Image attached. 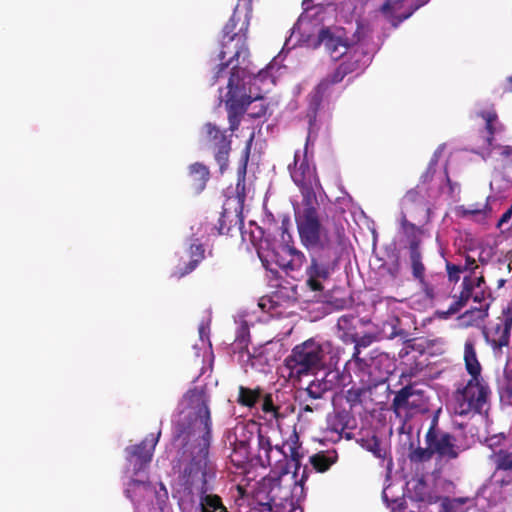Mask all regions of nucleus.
I'll use <instances>...</instances> for the list:
<instances>
[{
	"label": "nucleus",
	"mask_w": 512,
	"mask_h": 512,
	"mask_svg": "<svg viewBox=\"0 0 512 512\" xmlns=\"http://www.w3.org/2000/svg\"><path fill=\"white\" fill-rule=\"evenodd\" d=\"M211 430L207 394L200 388L188 390L172 420L173 445L177 448L172 488L183 510L228 512L215 493L218 468L209 456Z\"/></svg>",
	"instance_id": "f257e3e1"
},
{
	"label": "nucleus",
	"mask_w": 512,
	"mask_h": 512,
	"mask_svg": "<svg viewBox=\"0 0 512 512\" xmlns=\"http://www.w3.org/2000/svg\"><path fill=\"white\" fill-rule=\"evenodd\" d=\"M249 19L243 18L236 9L223 28L221 50L219 51L210 77L211 86L217 85L219 103H225L228 110L230 130L237 129L240 115L246 106L261 100L275 85L276 72L282 68L285 53L296 46L286 47L257 74L247 71L249 49L246 44Z\"/></svg>",
	"instance_id": "f03ea898"
},
{
	"label": "nucleus",
	"mask_w": 512,
	"mask_h": 512,
	"mask_svg": "<svg viewBox=\"0 0 512 512\" xmlns=\"http://www.w3.org/2000/svg\"><path fill=\"white\" fill-rule=\"evenodd\" d=\"M331 5L337 12V17L350 25L345 27L322 28L317 34L312 33L313 24L307 15H301L293 26L291 35L286 39V47L306 46L317 48L323 45L333 60H338L348 53L352 45L365 42L368 27L363 24L360 17L364 10V0H336Z\"/></svg>",
	"instance_id": "7ed1b4c3"
},
{
	"label": "nucleus",
	"mask_w": 512,
	"mask_h": 512,
	"mask_svg": "<svg viewBox=\"0 0 512 512\" xmlns=\"http://www.w3.org/2000/svg\"><path fill=\"white\" fill-rule=\"evenodd\" d=\"M301 456L299 451L295 460L288 455L281 464L270 466L271 472L260 483L257 503L238 486L234 497L239 512H271L272 505L289 506L290 512H303L301 503L306 497L304 483L308 473L307 467H300Z\"/></svg>",
	"instance_id": "20e7f679"
},
{
	"label": "nucleus",
	"mask_w": 512,
	"mask_h": 512,
	"mask_svg": "<svg viewBox=\"0 0 512 512\" xmlns=\"http://www.w3.org/2000/svg\"><path fill=\"white\" fill-rule=\"evenodd\" d=\"M160 435V431L149 434L140 444L126 448L124 492L132 502L135 512H172L165 485L147 480V468Z\"/></svg>",
	"instance_id": "39448f33"
},
{
	"label": "nucleus",
	"mask_w": 512,
	"mask_h": 512,
	"mask_svg": "<svg viewBox=\"0 0 512 512\" xmlns=\"http://www.w3.org/2000/svg\"><path fill=\"white\" fill-rule=\"evenodd\" d=\"M279 428L271 426L270 430L260 427L255 421L238 424L229 436V442L236 453L248 458L254 452L253 443H256V456L262 466L279 465L290 455L292 460L299 456V437L294 431L289 439L279 443H273V435Z\"/></svg>",
	"instance_id": "423d86ee"
},
{
	"label": "nucleus",
	"mask_w": 512,
	"mask_h": 512,
	"mask_svg": "<svg viewBox=\"0 0 512 512\" xmlns=\"http://www.w3.org/2000/svg\"><path fill=\"white\" fill-rule=\"evenodd\" d=\"M443 150L444 145L436 149L426 172L421 177V184L409 190L402 199L404 208L416 205L425 210L428 219L433 210L443 203L452 204L460 201V184L452 182L446 170L436 172L435 165Z\"/></svg>",
	"instance_id": "0eeeda50"
},
{
	"label": "nucleus",
	"mask_w": 512,
	"mask_h": 512,
	"mask_svg": "<svg viewBox=\"0 0 512 512\" xmlns=\"http://www.w3.org/2000/svg\"><path fill=\"white\" fill-rule=\"evenodd\" d=\"M464 361L471 378L454 392L452 408L459 416L481 415L489 409L490 390L481 378V365L476 355L475 342L471 338L465 341Z\"/></svg>",
	"instance_id": "6e6552de"
},
{
	"label": "nucleus",
	"mask_w": 512,
	"mask_h": 512,
	"mask_svg": "<svg viewBox=\"0 0 512 512\" xmlns=\"http://www.w3.org/2000/svg\"><path fill=\"white\" fill-rule=\"evenodd\" d=\"M316 203H294L295 220L302 244L311 252L343 248L345 234L335 224H322Z\"/></svg>",
	"instance_id": "1a4fd4ad"
},
{
	"label": "nucleus",
	"mask_w": 512,
	"mask_h": 512,
	"mask_svg": "<svg viewBox=\"0 0 512 512\" xmlns=\"http://www.w3.org/2000/svg\"><path fill=\"white\" fill-rule=\"evenodd\" d=\"M332 345L328 341L311 338L296 345L285 359L284 369L290 380H300L307 375H319L331 363Z\"/></svg>",
	"instance_id": "9d476101"
},
{
	"label": "nucleus",
	"mask_w": 512,
	"mask_h": 512,
	"mask_svg": "<svg viewBox=\"0 0 512 512\" xmlns=\"http://www.w3.org/2000/svg\"><path fill=\"white\" fill-rule=\"evenodd\" d=\"M237 402L245 407L253 409V415L265 421L270 426L280 428L282 421L293 410L291 406H282L277 401V396L271 393L263 394L262 390L239 387Z\"/></svg>",
	"instance_id": "9b49d317"
},
{
	"label": "nucleus",
	"mask_w": 512,
	"mask_h": 512,
	"mask_svg": "<svg viewBox=\"0 0 512 512\" xmlns=\"http://www.w3.org/2000/svg\"><path fill=\"white\" fill-rule=\"evenodd\" d=\"M350 51H353L355 60L353 62L345 61L341 63L336 71L322 80L310 95L308 117L311 125L312 121L315 120L316 111L320 106L322 98L327 94L330 86L341 82L348 73L356 72L359 74L370 64L372 57L370 53L364 52L363 44L352 45L348 49V52Z\"/></svg>",
	"instance_id": "f8f14e48"
},
{
	"label": "nucleus",
	"mask_w": 512,
	"mask_h": 512,
	"mask_svg": "<svg viewBox=\"0 0 512 512\" xmlns=\"http://www.w3.org/2000/svg\"><path fill=\"white\" fill-rule=\"evenodd\" d=\"M308 142L303 150H297L294 154L292 164H289L288 170L292 181L297 185L302 194L301 203H316L315 189L319 185L316 175V169L308 158Z\"/></svg>",
	"instance_id": "ddd939ff"
},
{
	"label": "nucleus",
	"mask_w": 512,
	"mask_h": 512,
	"mask_svg": "<svg viewBox=\"0 0 512 512\" xmlns=\"http://www.w3.org/2000/svg\"><path fill=\"white\" fill-rule=\"evenodd\" d=\"M341 251L342 248H336L311 252V263L306 273L312 290H323V283L334 273Z\"/></svg>",
	"instance_id": "4468645a"
},
{
	"label": "nucleus",
	"mask_w": 512,
	"mask_h": 512,
	"mask_svg": "<svg viewBox=\"0 0 512 512\" xmlns=\"http://www.w3.org/2000/svg\"><path fill=\"white\" fill-rule=\"evenodd\" d=\"M454 298L455 301L451 304L446 314L457 313L467 304L469 299L479 304V308L488 310L491 302V292L482 276H465L462 282V290Z\"/></svg>",
	"instance_id": "2eb2a0df"
},
{
	"label": "nucleus",
	"mask_w": 512,
	"mask_h": 512,
	"mask_svg": "<svg viewBox=\"0 0 512 512\" xmlns=\"http://www.w3.org/2000/svg\"><path fill=\"white\" fill-rule=\"evenodd\" d=\"M215 227L210 223H199L191 227L192 235L189 239L188 255L190 261L185 265H178L172 273L173 277L182 278L191 273L205 257V243Z\"/></svg>",
	"instance_id": "dca6fc26"
},
{
	"label": "nucleus",
	"mask_w": 512,
	"mask_h": 512,
	"mask_svg": "<svg viewBox=\"0 0 512 512\" xmlns=\"http://www.w3.org/2000/svg\"><path fill=\"white\" fill-rule=\"evenodd\" d=\"M393 409L396 416L403 421L404 427L406 421L425 412L427 404L422 392L407 386L396 394L393 400Z\"/></svg>",
	"instance_id": "f3484780"
},
{
	"label": "nucleus",
	"mask_w": 512,
	"mask_h": 512,
	"mask_svg": "<svg viewBox=\"0 0 512 512\" xmlns=\"http://www.w3.org/2000/svg\"><path fill=\"white\" fill-rule=\"evenodd\" d=\"M512 326V312L507 309L492 322L484 331V336L494 350L496 357H500L503 348L509 349V338Z\"/></svg>",
	"instance_id": "a211bd4d"
},
{
	"label": "nucleus",
	"mask_w": 512,
	"mask_h": 512,
	"mask_svg": "<svg viewBox=\"0 0 512 512\" xmlns=\"http://www.w3.org/2000/svg\"><path fill=\"white\" fill-rule=\"evenodd\" d=\"M425 441L433 454H437L440 458L454 459L458 456L455 438L448 432L437 428L436 420H433L430 429L426 433Z\"/></svg>",
	"instance_id": "6ab92c4d"
},
{
	"label": "nucleus",
	"mask_w": 512,
	"mask_h": 512,
	"mask_svg": "<svg viewBox=\"0 0 512 512\" xmlns=\"http://www.w3.org/2000/svg\"><path fill=\"white\" fill-rule=\"evenodd\" d=\"M202 137L210 143L215 150V160L220 167L221 173L228 165V157L231 149V142L225 133L212 123H206L202 129Z\"/></svg>",
	"instance_id": "aec40b11"
},
{
	"label": "nucleus",
	"mask_w": 512,
	"mask_h": 512,
	"mask_svg": "<svg viewBox=\"0 0 512 512\" xmlns=\"http://www.w3.org/2000/svg\"><path fill=\"white\" fill-rule=\"evenodd\" d=\"M429 0H387L381 7L383 15L397 27L409 18L414 11L428 3Z\"/></svg>",
	"instance_id": "412c9836"
},
{
	"label": "nucleus",
	"mask_w": 512,
	"mask_h": 512,
	"mask_svg": "<svg viewBox=\"0 0 512 512\" xmlns=\"http://www.w3.org/2000/svg\"><path fill=\"white\" fill-rule=\"evenodd\" d=\"M292 249V247L282 244L272 249H265L264 243L261 241L257 247V253L266 269L274 271L275 268L273 266L275 265L287 271Z\"/></svg>",
	"instance_id": "4be33fe9"
},
{
	"label": "nucleus",
	"mask_w": 512,
	"mask_h": 512,
	"mask_svg": "<svg viewBox=\"0 0 512 512\" xmlns=\"http://www.w3.org/2000/svg\"><path fill=\"white\" fill-rule=\"evenodd\" d=\"M314 376L315 379L309 383L305 393L308 398L318 400L325 392L332 390L337 385L339 373L335 370H326Z\"/></svg>",
	"instance_id": "5701e85b"
},
{
	"label": "nucleus",
	"mask_w": 512,
	"mask_h": 512,
	"mask_svg": "<svg viewBox=\"0 0 512 512\" xmlns=\"http://www.w3.org/2000/svg\"><path fill=\"white\" fill-rule=\"evenodd\" d=\"M253 139H254V133H251L249 136V139L247 140L245 149H244V155L242 158L241 166L239 167V170H238V182H237V186H236L237 195L234 198H229L227 201V204H226V205H231L232 203L235 202L236 205H235L234 210H235L236 216H238L241 213L244 198H245V174H246V167H247L248 157H249Z\"/></svg>",
	"instance_id": "b1692460"
},
{
	"label": "nucleus",
	"mask_w": 512,
	"mask_h": 512,
	"mask_svg": "<svg viewBox=\"0 0 512 512\" xmlns=\"http://www.w3.org/2000/svg\"><path fill=\"white\" fill-rule=\"evenodd\" d=\"M349 414L346 412H338L327 417L326 438L330 441L337 442L343 435L347 439H351V433L346 432L349 427Z\"/></svg>",
	"instance_id": "393cba45"
},
{
	"label": "nucleus",
	"mask_w": 512,
	"mask_h": 512,
	"mask_svg": "<svg viewBox=\"0 0 512 512\" xmlns=\"http://www.w3.org/2000/svg\"><path fill=\"white\" fill-rule=\"evenodd\" d=\"M487 142L490 147L487 158L492 161L495 169L505 170L512 167V146L494 144L490 137Z\"/></svg>",
	"instance_id": "a878e982"
},
{
	"label": "nucleus",
	"mask_w": 512,
	"mask_h": 512,
	"mask_svg": "<svg viewBox=\"0 0 512 512\" xmlns=\"http://www.w3.org/2000/svg\"><path fill=\"white\" fill-rule=\"evenodd\" d=\"M362 320L353 313L341 315L337 321L338 337L345 343L356 340L357 329Z\"/></svg>",
	"instance_id": "bb28decb"
},
{
	"label": "nucleus",
	"mask_w": 512,
	"mask_h": 512,
	"mask_svg": "<svg viewBox=\"0 0 512 512\" xmlns=\"http://www.w3.org/2000/svg\"><path fill=\"white\" fill-rule=\"evenodd\" d=\"M254 318V315L249 312L238 313L235 317V323L237 325L235 345L239 349L246 348L249 343V327L253 324Z\"/></svg>",
	"instance_id": "cd10ccee"
},
{
	"label": "nucleus",
	"mask_w": 512,
	"mask_h": 512,
	"mask_svg": "<svg viewBox=\"0 0 512 512\" xmlns=\"http://www.w3.org/2000/svg\"><path fill=\"white\" fill-rule=\"evenodd\" d=\"M188 170L195 190L197 192L203 191L209 179V169L204 164L196 162L191 164Z\"/></svg>",
	"instance_id": "c85d7f7f"
},
{
	"label": "nucleus",
	"mask_w": 512,
	"mask_h": 512,
	"mask_svg": "<svg viewBox=\"0 0 512 512\" xmlns=\"http://www.w3.org/2000/svg\"><path fill=\"white\" fill-rule=\"evenodd\" d=\"M473 504V499L469 497L445 498L441 512H466Z\"/></svg>",
	"instance_id": "c756f323"
},
{
	"label": "nucleus",
	"mask_w": 512,
	"mask_h": 512,
	"mask_svg": "<svg viewBox=\"0 0 512 512\" xmlns=\"http://www.w3.org/2000/svg\"><path fill=\"white\" fill-rule=\"evenodd\" d=\"M400 224L403 233L408 238L410 245L409 249H411V247H419L422 230L413 223L409 222L405 215H402Z\"/></svg>",
	"instance_id": "7c9ffc66"
},
{
	"label": "nucleus",
	"mask_w": 512,
	"mask_h": 512,
	"mask_svg": "<svg viewBox=\"0 0 512 512\" xmlns=\"http://www.w3.org/2000/svg\"><path fill=\"white\" fill-rule=\"evenodd\" d=\"M377 340L379 339L376 333H367L361 337H358V333L356 334V340L352 342L355 344L352 358L357 366L361 367V365L364 364V360L359 357L360 349L370 346L373 342Z\"/></svg>",
	"instance_id": "2f4dec72"
},
{
	"label": "nucleus",
	"mask_w": 512,
	"mask_h": 512,
	"mask_svg": "<svg viewBox=\"0 0 512 512\" xmlns=\"http://www.w3.org/2000/svg\"><path fill=\"white\" fill-rule=\"evenodd\" d=\"M484 121L486 130L489 135H495L503 131V126L499 122L498 117L494 109L480 111L477 113Z\"/></svg>",
	"instance_id": "473e14b6"
},
{
	"label": "nucleus",
	"mask_w": 512,
	"mask_h": 512,
	"mask_svg": "<svg viewBox=\"0 0 512 512\" xmlns=\"http://www.w3.org/2000/svg\"><path fill=\"white\" fill-rule=\"evenodd\" d=\"M455 215L461 218H467L470 216H476L481 215L483 217H486L488 213L490 212V208L488 206V203H485L484 205L480 204H473L469 207H466L464 205L456 206L454 209Z\"/></svg>",
	"instance_id": "72a5a7b5"
},
{
	"label": "nucleus",
	"mask_w": 512,
	"mask_h": 512,
	"mask_svg": "<svg viewBox=\"0 0 512 512\" xmlns=\"http://www.w3.org/2000/svg\"><path fill=\"white\" fill-rule=\"evenodd\" d=\"M357 442L362 448L371 452L376 458L384 459L386 457V449L380 445L377 437L361 438Z\"/></svg>",
	"instance_id": "f704fd0d"
},
{
	"label": "nucleus",
	"mask_w": 512,
	"mask_h": 512,
	"mask_svg": "<svg viewBox=\"0 0 512 512\" xmlns=\"http://www.w3.org/2000/svg\"><path fill=\"white\" fill-rule=\"evenodd\" d=\"M493 462L498 470L512 473V445L508 449L499 448Z\"/></svg>",
	"instance_id": "c9c22d12"
},
{
	"label": "nucleus",
	"mask_w": 512,
	"mask_h": 512,
	"mask_svg": "<svg viewBox=\"0 0 512 512\" xmlns=\"http://www.w3.org/2000/svg\"><path fill=\"white\" fill-rule=\"evenodd\" d=\"M487 311L485 308L475 307L463 313L459 320L464 326L477 325L487 316Z\"/></svg>",
	"instance_id": "e433bc0d"
},
{
	"label": "nucleus",
	"mask_w": 512,
	"mask_h": 512,
	"mask_svg": "<svg viewBox=\"0 0 512 512\" xmlns=\"http://www.w3.org/2000/svg\"><path fill=\"white\" fill-rule=\"evenodd\" d=\"M410 250V262L412 267L413 276L423 281L425 267L422 263V255L419 247H411Z\"/></svg>",
	"instance_id": "4c0bfd02"
},
{
	"label": "nucleus",
	"mask_w": 512,
	"mask_h": 512,
	"mask_svg": "<svg viewBox=\"0 0 512 512\" xmlns=\"http://www.w3.org/2000/svg\"><path fill=\"white\" fill-rule=\"evenodd\" d=\"M487 447L492 451L491 458L495 459L496 452L499 448L508 449L512 444L510 439L503 434H495L486 438Z\"/></svg>",
	"instance_id": "58836bf2"
},
{
	"label": "nucleus",
	"mask_w": 512,
	"mask_h": 512,
	"mask_svg": "<svg viewBox=\"0 0 512 512\" xmlns=\"http://www.w3.org/2000/svg\"><path fill=\"white\" fill-rule=\"evenodd\" d=\"M397 319L391 317L387 321L383 322L382 327L378 330V339H393L397 336Z\"/></svg>",
	"instance_id": "ea45409f"
},
{
	"label": "nucleus",
	"mask_w": 512,
	"mask_h": 512,
	"mask_svg": "<svg viewBox=\"0 0 512 512\" xmlns=\"http://www.w3.org/2000/svg\"><path fill=\"white\" fill-rule=\"evenodd\" d=\"M336 458V455L317 454L311 458V462L317 471L324 472L335 463Z\"/></svg>",
	"instance_id": "a19ab883"
},
{
	"label": "nucleus",
	"mask_w": 512,
	"mask_h": 512,
	"mask_svg": "<svg viewBox=\"0 0 512 512\" xmlns=\"http://www.w3.org/2000/svg\"><path fill=\"white\" fill-rule=\"evenodd\" d=\"M304 262L305 255L301 251L293 248L289 258V266L286 272L298 271L303 266Z\"/></svg>",
	"instance_id": "79ce46f5"
},
{
	"label": "nucleus",
	"mask_w": 512,
	"mask_h": 512,
	"mask_svg": "<svg viewBox=\"0 0 512 512\" xmlns=\"http://www.w3.org/2000/svg\"><path fill=\"white\" fill-rule=\"evenodd\" d=\"M416 489V499L422 502L432 503L435 501L434 497L429 493L428 486L421 480L417 481L415 484Z\"/></svg>",
	"instance_id": "37998d69"
},
{
	"label": "nucleus",
	"mask_w": 512,
	"mask_h": 512,
	"mask_svg": "<svg viewBox=\"0 0 512 512\" xmlns=\"http://www.w3.org/2000/svg\"><path fill=\"white\" fill-rule=\"evenodd\" d=\"M499 385L503 393L509 398L512 397V370H510L508 363L504 369V378L500 381Z\"/></svg>",
	"instance_id": "c03bdc74"
},
{
	"label": "nucleus",
	"mask_w": 512,
	"mask_h": 512,
	"mask_svg": "<svg viewBox=\"0 0 512 512\" xmlns=\"http://www.w3.org/2000/svg\"><path fill=\"white\" fill-rule=\"evenodd\" d=\"M199 338L203 345H206L208 348H211V343L209 340V322L202 321L199 325Z\"/></svg>",
	"instance_id": "a18cd8bd"
},
{
	"label": "nucleus",
	"mask_w": 512,
	"mask_h": 512,
	"mask_svg": "<svg viewBox=\"0 0 512 512\" xmlns=\"http://www.w3.org/2000/svg\"><path fill=\"white\" fill-rule=\"evenodd\" d=\"M432 455V450L427 446V448H418L414 450L411 454V459L413 461H426L429 460Z\"/></svg>",
	"instance_id": "49530a36"
},
{
	"label": "nucleus",
	"mask_w": 512,
	"mask_h": 512,
	"mask_svg": "<svg viewBox=\"0 0 512 512\" xmlns=\"http://www.w3.org/2000/svg\"><path fill=\"white\" fill-rule=\"evenodd\" d=\"M446 270L449 280L453 282L459 281L460 274L463 272L461 265H455L449 262L446 264Z\"/></svg>",
	"instance_id": "de8ad7c7"
},
{
	"label": "nucleus",
	"mask_w": 512,
	"mask_h": 512,
	"mask_svg": "<svg viewBox=\"0 0 512 512\" xmlns=\"http://www.w3.org/2000/svg\"><path fill=\"white\" fill-rule=\"evenodd\" d=\"M304 406L302 407L298 417L300 420L307 419V414L312 413L314 411H317L320 408V405L318 403H308V399H304Z\"/></svg>",
	"instance_id": "09e8293b"
},
{
	"label": "nucleus",
	"mask_w": 512,
	"mask_h": 512,
	"mask_svg": "<svg viewBox=\"0 0 512 512\" xmlns=\"http://www.w3.org/2000/svg\"><path fill=\"white\" fill-rule=\"evenodd\" d=\"M476 269H478V265L476 264L475 259L469 256L466 257L465 264L462 266V271H469L471 272L470 276H477Z\"/></svg>",
	"instance_id": "8fccbe9b"
},
{
	"label": "nucleus",
	"mask_w": 512,
	"mask_h": 512,
	"mask_svg": "<svg viewBox=\"0 0 512 512\" xmlns=\"http://www.w3.org/2000/svg\"><path fill=\"white\" fill-rule=\"evenodd\" d=\"M512 218V206L501 216L497 223V227L501 228L507 224Z\"/></svg>",
	"instance_id": "3c124183"
},
{
	"label": "nucleus",
	"mask_w": 512,
	"mask_h": 512,
	"mask_svg": "<svg viewBox=\"0 0 512 512\" xmlns=\"http://www.w3.org/2000/svg\"><path fill=\"white\" fill-rule=\"evenodd\" d=\"M258 307L262 311H269V309L272 307V302L268 298H261L260 301L258 302Z\"/></svg>",
	"instance_id": "603ef678"
},
{
	"label": "nucleus",
	"mask_w": 512,
	"mask_h": 512,
	"mask_svg": "<svg viewBox=\"0 0 512 512\" xmlns=\"http://www.w3.org/2000/svg\"><path fill=\"white\" fill-rule=\"evenodd\" d=\"M395 300L393 298H384L380 299L379 301L375 302V308L378 309L383 305H390V303H393Z\"/></svg>",
	"instance_id": "864d4df0"
},
{
	"label": "nucleus",
	"mask_w": 512,
	"mask_h": 512,
	"mask_svg": "<svg viewBox=\"0 0 512 512\" xmlns=\"http://www.w3.org/2000/svg\"><path fill=\"white\" fill-rule=\"evenodd\" d=\"M251 242H252L254 245H257V244H256V236L254 235V232H252V239H251Z\"/></svg>",
	"instance_id": "5fc2aeb1"
},
{
	"label": "nucleus",
	"mask_w": 512,
	"mask_h": 512,
	"mask_svg": "<svg viewBox=\"0 0 512 512\" xmlns=\"http://www.w3.org/2000/svg\"><path fill=\"white\" fill-rule=\"evenodd\" d=\"M256 230L258 231L259 234H261V230L259 227H256Z\"/></svg>",
	"instance_id": "6e6d98bb"
},
{
	"label": "nucleus",
	"mask_w": 512,
	"mask_h": 512,
	"mask_svg": "<svg viewBox=\"0 0 512 512\" xmlns=\"http://www.w3.org/2000/svg\"><path fill=\"white\" fill-rule=\"evenodd\" d=\"M509 82H510V83H512V76H511V77H509Z\"/></svg>",
	"instance_id": "4d7b16f0"
},
{
	"label": "nucleus",
	"mask_w": 512,
	"mask_h": 512,
	"mask_svg": "<svg viewBox=\"0 0 512 512\" xmlns=\"http://www.w3.org/2000/svg\"><path fill=\"white\" fill-rule=\"evenodd\" d=\"M441 512V511H440Z\"/></svg>",
	"instance_id": "13d9d810"
}]
</instances>
